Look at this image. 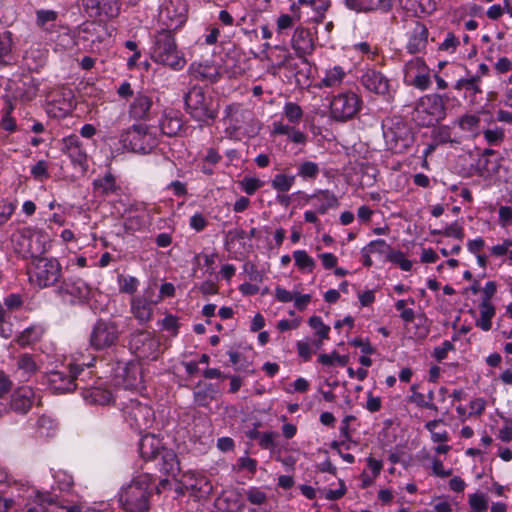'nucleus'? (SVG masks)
Listing matches in <instances>:
<instances>
[{"label": "nucleus", "instance_id": "nucleus-30", "mask_svg": "<svg viewBox=\"0 0 512 512\" xmlns=\"http://www.w3.org/2000/svg\"><path fill=\"white\" fill-rule=\"evenodd\" d=\"M182 128L183 121L181 117L173 112L164 114L160 121L161 131L169 137L178 135Z\"/></svg>", "mask_w": 512, "mask_h": 512}, {"label": "nucleus", "instance_id": "nucleus-40", "mask_svg": "<svg viewBox=\"0 0 512 512\" xmlns=\"http://www.w3.org/2000/svg\"><path fill=\"white\" fill-rule=\"evenodd\" d=\"M422 68H427L424 60L420 57H416L406 63L404 68V79L406 82L412 80L414 75L422 74Z\"/></svg>", "mask_w": 512, "mask_h": 512}, {"label": "nucleus", "instance_id": "nucleus-15", "mask_svg": "<svg viewBox=\"0 0 512 512\" xmlns=\"http://www.w3.org/2000/svg\"><path fill=\"white\" fill-rule=\"evenodd\" d=\"M79 390L88 404L107 405L113 400L112 392L93 379L91 374L85 377V382L81 383Z\"/></svg>", "mask_w": 512, "mask_h": 512}, {"label": "nucleus", "instance_id": "nucleus-35", "mask_svg": "<svg viewBox=\"0 0 512 512\" xmlns=\"http://www.w3.org/2000/svg\"><path fill=\"white\" fill-rule=\"evenodd\" d=\"M320 173L319 165L316 162L305 160L297 165V174L303 181L312 182Z\"/></svg>", "mask_w": 512, "mask_h": 512}, {"label": "nucleus", "instance_id": "nucleus-36", "mask_svg": "<svg viewBox=\"0 0 512 512\" xmlns=\"http://www.w3.org/2000/svg\"><path fill=\"white\" fill-rule=\"evenodd\" d=\"M346 73L343 68L339 65H336L325 72V76L321 80L320 87H328L333 88L339 86Z\"/></svg>", "mask_w": 512, "mask_h": 512}, {"label": "nucleus", "instance_id": "nucleus-44", "mask_svg": "<svg viewBox=\"0 0 512 512\" xmlns=\"http://www.w3.org/2000/svg\"><path fill=\"white\" fill-rule=\"evenodd\" d=\"M13 334L11 313L0 304V336L8 339Z\"/></svg>", "mask_w": 512, "mask_h": 512}, {"label": "nucleus", "instance_id": "nucleus-27", "mask_svg": "<svg viewBox=\"0 0 512 512\" xmlns=\"http://www.w3.org/2000/svg\"><path fill=\"white\" fill-rule=\"evenodd\" d=\"M161 442L154 435L147 434L143 436L139 443V452L144 460H156L161 450Z\"/></svg>", "mask_w": 512, "mask_h": 512}, {"label": "nucleus", "instance_id": "nucleus-33", "mask_svg": "<svg viewBox=\"0 0 512 512\" xmlns=\"http://www.w3.org/2000/svg\"><path fill=\"white\" fill-rule=\"evenodd\" d=\"M384 249V241L376 240L370 242L366 247L362 249V263L364 266L370 267L374 263V258L381 261L382 260V252Z\"/></svg>", "mask_w": 512, "mask_h": 512}, {"label": "nucleus", "instance_id": "nucleus-20", "mask_svg": "<svg viewBox=\"0 0 512 512\" xmlns=\"http://www.w3.org/2000/svg\"><path fill=\"white\" fill-rule=\"evenodd\" d=\"M291 46L297 56L306 63V55L312 54L314 51V41L311 32L306 28L297 27L291 39Z\"/></svg>", "mask_w": 512, "mask_h": 512}, {"label": "nucleus", "instance_id": "nucleus-31", "mask_svg": "<svg viewBox=\"0 0 512 512\" xmlns=\"http://www.w3.org/2000/svg\"><path fill=\"white\" fill-rule=\"evenodd\" d=\"M364 87L376 94L383 93L384 76L380 71L374 69H367L361 78Z\"/></svg>", "mask_w": 512, "mask_h": 512}, {"label": "nucleus", "instance_id": "nucleus-6", "mask_svg": "<svg viewBox=\"0 0 512 512\" xmlns=\"http://www.w3.org/2000/svg\"><path fill=\"white\" fill-rule=\"evenodd\" d=\"M448 97L437 93L426 94L420 97L414 106L413 119L420 127H431L446 118L447 108L445 100Z\"/></svg>", "mask_w": 512, "mask_h": 512}, {"label": "nucleus", "instance_id": "nucleus-26", "mask_svg": "<svg viewBox=\"0 0 512 512\" xmlns=\"http://www.w3.org/2000/svg\"><path fill=\"white\" fill-rule=\"evenodd\" d=\"M39 369L34 357L30 354H21L16 360L15 374L21 381H28Z\"/></svg>", "mask_w": 512, "mask_h": 512}, {"label": "nucleus", "instance_id": "nucleus-17", "mask_svg": "<svg viewBox=\"0 0 512 512\" xmlns=\"http://www.w3.org/2000/svg\"><path fill=\"white\" fill-rule=\"evenodd\" d=\"M153 296L154 291L147 289L143 295L134 296L130 301L131 313L140 324L151 321L153 317V308L159 303V299Z\"/></svg>", "mask_w": 512, "mask_h": 512}, {"label": "nucleus", "instance_id": "nucleus-54", "mask_svg": "<svg viewBox=\"0 0 512 512\" xmlns=\"http://www.w3.org/2000/svg\"><path fill=\"white\" fill-rule=\"evenodd\" d=\"M407 83L420 90L428 89L431 85L429 68H422V74L414 75V78Z\"/></svg>", "mask_w": 512, "mask_h": 512}, {"label": "nucleus", "instance_id": "nucleus-50", "mask_svg": "<svg viewBox=\"0 0 512 512\" xmlns=\"http://www.w3.org/2000/svg\"><path fill=\"white\" fill-rule=\"evenodd\" d=\"M433 139L436 144H446V143H454L456 142L451 138V128L448 125H440L437 126L432 131Z\"/></svg>", "mask_w": 512, "mask_h": 512}, {"label": "nucleus", "instance_id": "nucleus-63", "mask_svg": "<svg viewBox=\"0 0 512 512\" xmlns=\"http://www.w3.org/2000/svg\"><path fill=\"white\" fill-rule=\"evenodd\" d=\"M16 205L7 200H0V226L5 224L13 215Z\"/></svg>", "mask_w": 512, "mask_h": 512}, {"label": "nucleus", "instance_id": "nucleus-56", "mask_svg": "<svg viewBox=\"0 0 512 512\" xmlns=\"http://www.w3.org/2000/svg\"><path fill=\"white\" fill-rule=\"evenodd\" d=\"M275 49L279 51V54L276 57L277 62L275 63V67L277 69L292 67L291 60L293 59V56L289 50L283 46H276Z\"/></svg>", "mask_w": 512, "mask_h": 512}, {"label": "nucleus", "instance_id": "nucleus-42", "mask_svg": "<svg viewBox=\"0 0 512 512\" xmlns=\"http://www.w3.org/2000/svg\"><path fill=\"white\" fill-rule=\"evenodd\" d=\"M441 423H443L442 419H434L425 424V428L431 433V439L435 443H445L449 440L446 430L436 431V427Z\"/></svg>", "mask_w": 512, "mask_h": 512}, {"label": "nucleus", "instance_id": "nucleus-13", "mask_svg": "<svg viewBox=\"0 0 512 512\" xmlns=\"http://www.w3.org/2000/svg\"><path fill=\"white\" fill-rule=\"evenodd\" d=\"M360 108V100L355 93L348 92L335 96L330 103L331 116L337 121L351 119Z\"/></svg>", "mask_w": 512, "mask_h": 512}, {"label": "nucleus", "instance_id": "nucleus-41", "mask_svg": "<svg viewBox=\"0 0 512 512\" xmlns=\"http://www.w3.org/2000/svg\"><path fill=\"white\" fill-rule=\"evenodd\" d=\"M215 393L214 385L208 384L203 389L194 392V401L198 406L206 407L213 400Z\"/></svg>", "mask_w": 512, "mask_h": 512}, {"label": "nucleus", "instance_id": "nucleus-34", "mask_svg": "<svg viewBox=\"0 0 512 512\" xmlns=\"http://www.w3.org/2000/svg\"><path fill=\"white\" fill-rule=\"evenodd\" d=\"M480 318L476 320L475 325L483 331H489L492 328V318L496 314V309L492 303L480 302Z\"/></svg>", "mask_w": 512, "mask_h": 512}, {"label": "nucleus", "instance_id": "nucleus-12", "mask_svg": "<svg viewBox=\"0 0 512 512\" xmlns=\"http://www.w3.org/2000/svg\"><path fill=\"white\" fill-rule=\"evenodd\" d=\"M129 346L138 358L155 360L158 357L160 343L151 332L138 330L131 334Z\"/></svg>", "mask_w": 512, "mask_h": 512}, {"label": "nucleus", "instance_id": "nucleus-52", "mask_svg": "<svg viewBox=\"0 0 512 512\" xmlns=\"http://www.w3.org/2000/svg\"><path fill=\"white\" fill-rule=\"evenodd\" d=\"M310 327L315 330L316 335L320 340L328 339L330 327L325 325L319 316H312L308 321Z\"/></svg>", "mask_w": 512, "mask_h": 512}, {"label": "nucleus", "instance_id": "nucleus-43", "mask_svg": "<svg viewBox=\"0 0 512 512\" xmlns=\"http://www.w3.org/2000/svg\"><path fill=\"white\" fill-rule=\"evenodd\" d=\"M42 336V329L40 327L32 326L25 329L18 337L17 342L21 346H28L40 339Z\"/></svg>", "mask_w": 512, "mask_h": 512}, {"label": "nucleus", "instance_id": "nucleus-23", "mask_svg": "<svg viewBox=\"0 0 512 512\" xmlns=\"http://www.w3.org/2000/svg\"><path fill=\"white\" fill-rule=\"evenodd\" d=\"M191 76L197 80L208 81L215 83L219 77L220 72L217 65L211 62H193L188 69Z\"/></svg>", "mask_w": 512, "mask_h": 512}, {"label": "nucleus", "instance_id": "nucleus-47", "mask_svg": "<svg viewBox=\"0 0 512 512\" xmlns=\"http://www.w3.org/2000/svg\"><path fill=\"white\" fill-rule=\"evenodd\" d=\"M318 361L326 366L338 365L343 367L347 365L349 357L346 355H339L336 351H333L330 354L319 355Z\"/></svg>", "mask_w": 512, "mask_h": 512}, {"label": "nucleus", "instance_id": "nucleus-9", "mask_svg": "<svg viewBox=\"0 0 512 512\" xmlns=\"http://www.w3.org/2000/svg\"><path fill=\"white\" fill-rule=\"evenodd\" d=\"M121 331L116 322L98 320L89 335V345L95 351H108L117 346Z\"/></svg>", "mask_w": 512, "mask_h": 512}, {"label": "nucleus", "instance_id": "nucleus-22", "mask_svg": "<svg viewBox=\"0 0 512 512\" xmlns=\"http://www.w3.org/2000/svg\"><path fill=\"white\" fill-rule=\"evenodd\" d=\"M428 34L425 24L415 21L406 46L407 51L410 54H416L424 50L428 43Z\"/></svg>", "mask_w": 512, "mask_h": 512}, {"label": "nucleus", "instance_id": "nucleus-57", "mask_svg": "<svg viewBox=\"0 0 512 512\" xmlns=\"http://www.w3.org/2000/svg\"><path fill=\"white\" fill-rule=\"evenodd\" d=\"M381 0H345L348 8L355 11H367L373 9Z\"/></svg>", "mask_w": 512, "mask_h": 512}, {"label": "nucleus", "instance_id": "nucleus-1", "mask_svg": "<svg viewBox=\"0 0 512 512\" xmlns=\"http://www.w3.org/2000/svg\"><path fill=\"white\" fill-rule=\"evenodd\" d=\"M153 478L149 474L134 477L118 494L120 506L127 512H147L150 508Z\"/></svg>", "mask_w": 512, "mask_h": 512}, {"label": "nucleus", "instance_id": "nucleus-48", "mask_svg": "<svg viewBox=\"0 0 512 512\" xmlns=\"http://www.w3.org/2000/svg\"><path fill=\"white\" fill-rule=\"evenodd\" d=\"M37 429L40 436L50 437L56 429V423L52 418L43 415L37 420Z\"/></svg>", "mask_w": 512, "mask_h": 512}, {"label": "nucleus", "instance_id": "nucleus-8", "mask_svg": "<svg viewBox=\"0 0 512 512\" xmlns=\"http://www.w3.org/2000/svg\"><path fill=\"white\" fill-rule=\"evenodd\" d=\"M30 283L39 289L54 286L62 277V266L53 257L33 259L28 267Z\"/></svg>", "mask_w": 512, "mask_h": 512}, {"label": "nucleus", "instance_id": "nucleus-25", "mask_svg": "<svg viewBox=\"0 0 512 512\" xmlns=\"http://www.w3.org/2000/svg\"><path fill=\"white\" fill-rule=\"evenodd\" d=\"M86 7L94 10L95 15L107 18L117 17L120 8V0H86Z\"/></svg>", "mask_w": 512, "mask_h": 512}, {"label": "nucleus", "instance_id": "nucleus-49", "mask_svg": "<svg viewBox=\"0 0 512 512\" xmlns=\"http://www.w3.org/2000/svg\"><path fill=\"white\" fill-rule=\"evenodd\" d=\"M119 290L123 293L134 294L139 286V280L134 276H118Z\"/></svg>", "mask_w": 512, "mask_h": 512}, {"label": "nucleus", "instance_id": "nucleus-46", "mask_svg": "<svg viewBox=\"0 0 512 512\" xmlns=\"http://www.w3.org/2000/svg\"><path fill=\"white\" fill-rule=\"evenodd\" d=\"M295 264L302 270L311 272L315 267V261L305 250H296L293 252Z\"/></svg>", "mask_w": 512, "mask_h": 512}, {"label": "nucleus", "instance_id": "nucleus-2", "mask_svg": "<svg viewBox=\"0 0 512 512\" xmlns=\"http://www.w3.org/2000/svg\"><path fill=\"white\" fill-rule=\"evenodd\" d=\"M222 121L225 125V134L230 139L253 137L260 130V124L253 113L238 103H232L225 107Z\"/></svg>", "mask_w": 512, "mask_h": 512}, {"label": "nucleus", "instance_id": "nucleus-62", "mask_svg": "<svg viewBox=\"0 0 512 512\" xmlns=\"http://www.w3.org/2000/svg\"><path fill=\"white\" fill-rule=\"evenodd\" d=\"M247 499L255 505H262L266 502L267 496L264 491L257 487H251L246 491Z\"/></svg>", "mask_w": 512, "mask_h": 512}, {"label": "nucleus", "instance_id": "nucleus-10", "mask_svg": "<svg viewBox=\"0 0 512 512\" xmlns=\"http://www.w3.org/2000/svg\"><path fill=\"white\" fill-rule=\"evenodd\" d=\"M123 146L138 153H149L157 146V138L144 125H133L120 136Z\"/></svg>", "mask_w": 512, "mask_h": 512}, {"label": "nucleus", "instance_id": "nucleus-64", "mask_svg": "<svg viewBox=\"0 0 512 512\" xmlns=\"http://www.w3.org/2000/svg\"><path fill=\"white\" fill-rule=\"evenodd\" d=\"M34 503L35 505L29 507L26 512H46L47 504H51V500L46 495L37 493Z\"/></svg>", "mask_w": 512, "mask_h": 512}, {"label": "nucleus", "instance_id": "nucleus-11", "mask_svg": "<svg viewBox=\"0 0 512 512\" xmlns=\"http://www.w3.org/2000/svg\"><path fill=\"white\" fill-rule=\"evenodd\" d=\"M123 416L129 426L139 432L147 430L153 423V411L136 399H131L122 408Z\"/></svg>", "mask_w": 512, "mask_h": 512}, {"label": "nucleus", "instance_id": "nucleus-37", "mask_svg": "<svg viewBox=\"0 0 512 512\" xmlns=\"http://www.w3.org/2000/svg\"><path fill=\"white\" fill-rule=\"evenodd\" d=\"M382 469L381 461L373 458L368 459L367 469L362 474V487L367 488L373 484L374 479L379 476Z\"/></svg>", "mask_w": 512, "mask_h": 512}, {"label": "nucleus", "instance_id": "nucleus-14", "mask_svg": "<svg viewBox=\"0 0 512 512\" xmlns=\"http://www.w3.org/2000/svg\"><path fill=\"white\" fill-rule=\"evenodd\" d=\"M413 143V134L404 122H397L386 131V150L395 154L406 151Z\"/></svg>", "mask_w": 512, "mask_h": 512}, {"label": "nucleus", "instance_id": "nucleus-38", "mask_svg": "<svg viewBox=\"0 0 512 512\" xmlns=\"http://www.w3.org/2000/svg\"><path fill=\"white\" fill-rule=\"evenodd\" d=\"M295 179V175H286L284 173H278L272 178L271 187L278 193H286L294 185Z\"/></svg>", "mask_w": 512, "mask_h": 512}, {"label": "nucleus", "instance_id": "nucleus-60", "mask_svg": "<svg viewBox=\"0 0 512 512\" xmlns=\"http://www.w3.org/2000/svg\"><path fill=\"white\" fill-rule=\"evenodd\" d=\"M48 167V163L45 160H39L31 167V175L39 181L48 179L50 177Z\"/></svg>", "mask_w": 512, "mask_h": 512}, {"label": "nucleus", "instance_id": "nucleus-53", "mask_svg": "<svg viewBox=\"0 0 512 512\" xmlns=\"http://www.w3.org/2000/svg\"><path fill=\"white\" fill-rule=\"evenodd\" d=\"M459 127L464 131L475 132L480 125V118L473 114H465L458 119Z\"/></svg>", "mask_w": 512, "mask_h": 512}, {"label": "nucleus", "instance_id": "nucleus-55", "mask_svg": "<svg viewBox=\"0 0 512 512\" xmlns=\"http://www.w3.org/2000/svg\"><path fill=\"white\" fill-rule=\"evenodd\" d=\"M161 328L164 331H167L170 333L171 336H176L178 334V330L180 327V324L178 322V318L172 314H167L160 322H159Z\"/></svg>", "mask_w": 512, "mask_h": 512}, {"label": "nucleus", "instance_id": "nucleus-19", "mask_svg": "<svg viewBox=\"0 0 512 512\" xmlns=\"http://www.w3.org/2000/svg\"><path fill=\"white\" fill-rule=\"evenodd\" d=\"M36 400V393L30 386H22L13 391L10 409L17 414H26Z\"/></svg>", "mask_w": 512, "mask_h": 512}, {"label": "nucleus", "instance_id": "nucleus-21", "mask_svg": "<svg viewBox=\"0 0 512 512\" xmlns=\"http://www.w3.org/2000/svg\"><path fill=\"white\" fill-rule=\"evenodd\" d=\"M153 107L152 97L144 92H137L129 104V115L135 120H148Z\"/></svg>", "mask_w": 512, "mask_h": 512}, {"label": "nucleus", "instance_id": "nucleus-61", "mask_svg": "<svg viewBox=\"0 0 512 512\" xmlns=\"http://www.w3.org/2000/svg\"><path fill=\"white\" fill-rule=\"evenodd\" d=\"M387 259L397 265L403 270V271H410L412 268V262L405 258L404 254L402 252H390L387 255Z\"/></svg>", "mask_w": 512, "mask_h": 512}, {"label": "nucleus", "instance_id": "nucleus-5", "mask_svg": "<svg viewBox=\"0 0 512 512\" xmlns=\"http://www.w3.org/2000/svg\"><path fill=\"white\" fill-rule=\"evenodd\" d=\"M91 363H72L62 370H55L48 374L49 388L57 394L71 392L79 389L85 377L92 374L89 370Z\"/></svg>", "mask_w": 512, "mask_h": 512}, {"label": "nucleus", "instance_id": "nucleus-29", "mask_svg": "<svg viewBox=\"0 0 512 512\" xmlns=\"http://www.w3.org/2000/svg\"><path fill=\"white\" fill-rule=\"evenodd\" d=\"M158 466L160 471L167 475H175L179 471V462L174 451L162 449L158 455Z\"/></svg>", "mask_w": 512, "mask_h": 512}, {"label": "nucleus", "instance_id": "nucleus-59", "mask_svg": "<svg viewBox=\"0 0 512 512\" xmlns=\"http://www.w3.org/2000/svg\"><path fill=\"white\" fill-rule=\"evenodd\" d=\"M240 185L246 194L253 195L259 188L264 185V182L255 177H245L240 182Z\"/></svg>", "mask_w": 512, "mask_h": 512}, {"label": "nucleus", "instance_id": "nucleus-18", "mask_svg": "<svg viewBox=\"0 0 512 512\" xmlns=\"http://www.w3.org/2000/svg\"><path fill=\"white\" fill-rule=\"evenodd\" d=\"M62 152L69 157L75 167H79L81 172L88 170V155L78 136L70 135L62 141Z\"/></svg>", "mask_w": 512, "mask_h": 512}, {"label": "nucleus", "instance_id": "nucleus-4", "mask_svg": "<svg viewBox=\"0 0 512 512\" xmlns=\"http://www.w3.org/2000/svg\"><path fill=\"white\" fill-rule=\"evenodd\" d=\"M13 249L23 258L36 259L41 257L49 248L50 237L41 229L23 227L17 229L11 236Z\"/></svg>", "mask_w": 512, "mask_h": 512}, {"label": "nucleus", "instance_id": "nucleus-32", "mask_svg": "<svg viewBox=\"0 0 512 512\" xmlns=\"http://www.w3.org/2000/svg\"><path fill=\"white\" fill-rule=\"evenodd\" d=\"M58 21V13L54 10L40 9L36 11V25L45 32H54Z\"/></svg>", "mask_w": 512, "mask_h": 512}, {"label": "nucleus", "instance_id": "nucleus-58", "mask_svg": "<svg viewBox=\"0 0 512 512\" xmlns=\"http://www.w3.org/2000/svg\"><path fill=\"white\" fill-rule=\"evenodd\" d=\"M471 512H485L488 509V502L482 494L474 493L469 495Z\"/></svg>", "mask_w": 512, "mask_h": 512}, {"label": "nucleus", "instance_id": "nucleus-3", "mask_svg": "<svg viewBox=\"0 0 512 512\" xmlns=\"http://www.w3.org/2000/svg\"><path fill=\"white\" fill-rule=\"evenodd\" d=\"M151 59L172 70H182L186 65V59L178 49L175 35L170 29H163L154 36L151 47Z\"/></svg>", "mask_w": 512, "mask_h": 512}, {"label": "nucleus", "instance_id": "nucleus-7", "mask_svg": "<svg viewBox=\"0 0 512 512\" xmlns=\"http://www.w3.org/2000/svg\"><path fill=\"white\" fill-rule=\"evenodd\" d=\"M187 113L197 122L208 124L218 116V104L199 86L192 87L185 95Z\"/></svg>", "mask_w": 512, "mask_h": 512}, {"label": "nucleus", "instance_id": "nucleus-39", "mask_svg": "<svg viewBox=\"0 0 512 512\" xmlns=\"http://www.w3.org/2000/svg\"><path fill=\"white\" fill-rule=\"evenodd\" d=\"M418 385L413 384L411 386V396L409 397V401L411 403H414L419 408H425L430 409L435 412H438V407L435 405L434 402L426 401V397L423 393H420L417 391Z\"/></svg>", "mask_w": 512, "mask_h": 512}, {"label": "nucleus", "instance_id": "nucleus-51", "mask_svg": "<svg viewBox=\"0 0 512 512\" xmlns=\"http://www.w3.org/2000/svg\"><path fill=\"white\" fill-rule=\"evenodd\" d=\"M12 50V33L8 30L0 33V63H6V57Z\"/></svg>", "mask_w": 512, "mask_h": 512}, {"label": "nucleus", "instance_id": "nucleus-28", "mask_svg": "<svg viewBox=\"0 0 512 512\" xmlns=\"http://www.w3.org/2000/svg\"><path fill=\"white\" fill-rule=\"evenodd\" d=\"M93 188L96 194L101 196H108L117 194L120 190L116 179L111 172H107L104 176L98 177L93 181Z\"/></svg>", "mask_w": 512, "mask_h": 512}, {"label": "nucleus", "instance_id": "nucleus-45", "mask_svg": "<svg viewBox=\"0 0 512 512\" xmlns=\"http://www.w3.org/2000/svg\"><path fill=\"white\" fill-rule=\"evenodd\" d=\"M283 114L292 124H298L303 117L302 108L294 102H287L283 107Z\"/></svg>", "mask_w": 512, "mask_h": 512}, {"label": "nucleus", "instance_id": "nucleus-24", "mask_svg": "<svg viewBox=\"0 0 512 512\" xmlns=\"http://www.w3.org/2000/svg\"><path fill=\"white\" fill-rule=\"evenodd\" d=\"M308 198L313 202L317 212L321 215L339 206L338 198L329 190H317L312 195L308 196Z\"/></svg>", "mask_w": 512, "mask_h": 512}, {"label": "nucleus", "instance_id": "nucleus-16", "mask_svg": "<svg viewBox=\"0 0 512 512\" xmlns=\"http://www.w3.org/2000/svg\"><path fill=\"white\" fill-rule=\"evenodd\" d=\"M92 293L91 287L80 278L65 279L58 288V294L71 303H83Z\"/></svg>", "mask_w": 512, "mask_h": 512}]
</instances>
